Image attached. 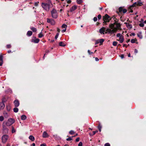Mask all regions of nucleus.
I'll return each instance as SVG.
<instances>
[{
  "label": "nucleus",
  "mask_w": 146,
  "mask_h": 146,
  "mask_svg": "<svg viewBox=\"0 0 146 146\" xmlns=\"http://www.w3.org/2000/svg\"><path fill=\"white\" fill-rule=\"evenodd\" d=\"M88 52L89 54H90L93 53V52H91L89 50H88Z\"/></svg>",
  "instance_id": "09e8293b"
},
{
  "label": "nucleus",
  "mask_w": 146,
  "mask_h": 146,
  "mask_svg": "<svg viewBox=\"0 0 146 146\" xmlns=\"http://www.w3.org/2000/svg\"><path fill=\"white\" fill-rule=\"evenodd\" d=\"M143 19H141V21H140V22H143Z\"/></svg>",
  "instance_id": "e2e57ef3"
},
{
  "label": "nucleus",
  "mask_w": 146,
  "mask_h": 146,
  "mask_svg": "<svg viewBox=\"0 0 146 146\" xmlns=\"http://www.w3.org/2000/svg\"><path fill=\"white\" fill-rule=\"evenodd\" d=\"M13 111L15 112H17L18 111V109L17 108H15L13 109Z\"/></svg>",
  "instance_id": "7c9ffc66"
},
{
  "label": "nucleus",
  "mask_w": 146,
  "mask_h": 146,
  "mask_svg": "<svg viewBox=\"0 0 146 146\" xmlns=\"http://www.w3.org/2000/svg\"><path fill=\"white\" fill-rule=\"evenodd\" d=\"M3 115H4V117H5V118H7L8 116H9V115L8 114V113L6 112H3Z\"/></svg>",
  "instance_id": "b1692460"
},
{
  "label": "nucleus",
  "mask_w": 146,
  "mask_h": 146,
  "mask_svg": "<svg viewBox=\"0 0 146 146\" xmlns=\"http://www.w3.org/2000/svg\"><path fill=\"white\" fill-rule=\"evenodd\" d=\"M130 41V39H129L127 41H126V42H127L128 43V42H129Z\"/></svg>",
  "instance_id": "69168bd1"
},
{
  "label": "nucleus",
  "mask_w": 146,
  "mask_h": 146,
  "mask_svg": "<svg viewBox=\"0 0 146 146\" xmlns=\"http://www.w3.org/2000/svg\"><path fill=\"white\" fill-rule=\"evenodd\" d=\"M15 122V120L14 119L12 118L9 119L6 123V125L7 126H9L11 125L13 123Z\"/></svg>",
  "instance_id": "39448f33"
},
{
  "label": "nucleus",
  "mask_w": 146,
  "mask_h": 146,
  "mask_svg": "<svg viewBox=\"0 0 146 146\" xmlns=\"http://www.w3.org/2000/svg\"><path fill=\"white\" fill-rule=\"evenodd\" d=\"M43 36V35L42 34V32H41L40 33H39L38 35V37L40 38H42Z\"/></svg>",
  "instance_id": "c756f323"
},
{
  "label": "nucleus",
  "mask_w": 146,
  "mask_h": 146,
  "mask_svg": "<svg viewBox=\"0 0 146 146\" xmlns=\"http://www.w3.org/2000/svg\"><path fill=\"white\" fill-rule=\"evenodd\" d=\"M49 136V135L47 134L46 132L44 131L43 132L42 134V137L43 138L48 137Z\"/></svg>",
  "instance_id": "dca6fc26"
},
{
  "label": "nucleus",
  "mask_w": 146,
  "mask_h": 146,
  "mask_svg": "<svg viewBox=\"0 0 146 146\" xmlns=\"http://www.w3.org/2000/svg\"><path fill=\"white\" fill-rule=\"evenodd\" d=\"M123 47H127V45L125 44H123Z\"/></svg>",
  "instance_id": "bf43d9fd"
},
{
  "label": "nucleus",
  "mask_w": 146,
  "mask_h": 146,
  "mask_svg": "<svg viewBox=\"0 0 146 146\" xmlns=\"http://www.w3.org/2000/svg\"><path fill=\"white\" fill-rule=\"evenodd\" d=\"M125 24H126V26L128 29H131L132 28V26L131 25L127 23H125Z\"/></svg>",
  "instance_id": "f3484780"
},
{
  "label": "nucleus",
  "mask_w": 146,
  "mask_h": 146,
  "mask_svg": "<svg viewBox=\"0 0 146 146\" xmlns=\"http://www.w3.org/2000/svg\"><path fill=\"white\" fill-rule=\"evenodd\" d=\"M119 12H122L124 13H126L127 11V10L125 9L122 7H120L119 8Z\"/></svg>",
  "instance_id": "1a4fd4ad"
},
{
  "label": "nucleus",
  "mask_w": 146,
  "mask_h": 146,
  "mask_svg": "<svg viewBox=\"0 0 146 146\" xmlns=\"http://www.w3.org/2000/svg\"><path fill=\"white\" fill-rule=\"evenodd\" d=\"M66 140L67 141H71L72 140V138L70 137H69L66 139Z\"/></svg>",
  "instance_id": "a19ab883"
},
{
  "label": "nucleus",
  "mask_w": 146,
  "mask_h": 146,
  "mask_svg": "<svg viewBox=\"0 0 146 146\" xmlns=\"http://www.w3.org/2000/svg\"><path fill=\"white\" fill-rule=\"evenodd\" d=\"M76 2L77 3L80 4L82 2V0H77Z\"/></svg>",
  "instance_id": "2f4dec72"
},
{
  "label": "nucleus",
  "mask_w": 146,
  "mask_h": 146,
  "mask_svg": "<svg viewBox=\"0 0 146 146\" xmlns=\"http://www.w3.org/2000/svg\"><path fill=\"white\" fill-rule=\"evenodd\" d=\"M14 105L15 107H18L19 105V103L17 100H15L14 102Z\"/></svg>",
  "instance_id": "4468645a"
},
{
  "label": "nucleus",
  "mask_w": 146,
  "mask_h": 146,
  "mask_svg": "<svg viewBox=\"0 0 146 146\" xmlns=\"http://www.w3.org/2000/svg\"><path fill=\"white\" fill-rule=\"evenodd\" d=\"M31 29L34 32H36V29L34 27H31Z\"/></svg>",
  "instance_id": "cd10ccee"
},
{
  "label": "nucleus",
  "mask_w": 146,
  "mask_h": 146,
  "mask_svg": "<svg viewBox=\"0 0 146 146\" xmlns=\"http://www.w3.org/2000/svg\"><path fill=\"white\" fill-rule=\"evenodd\" d=\"M38 3H39L38 2H36L35 3V4H34L35 5V6H37L38 5Z\"/></svg>",
  "instance_id": "37998d69"
},
{
  "label": "nucleus",
  "mask_w": 146,
  "mask_h": 146,
  "mask_svg": "<svg viewBox=\"0 0 146 146\" xmlns=\"http://www.w3.org/2000/svg\"><path fill=\"white\" fill-rule=\"evenodd\" d=\"M77 8V6L75 5L72 6L70 9V11L71 12L74 11V10L76 9Z\"/></svg>",
  "instance_id": "6ab92c4d"
},
{
  "label": "nucleus",
  "mask_w": 146,
  "mask_h": 146,
  "mask_svg": "<svg viewBox=\"0 0 146 146\" xmlns=\"http://www.w3.org/2000/svg\"><path fill=\"white\" fill-rule=\"evenodd\" d=\"M135 52L136 53H137L138 52V51L137 49H135Z\"/></svg>",
  "instance_id": "052dcab7"
},
{
  "label": "nucleus",
  "mask_w": 146,
  "mask_h": 146,
  "mask_svg": "<svg viewBox=\"0 0 146 146\" xmlns=\"http://www.w3.org/2000/svg\"><path fill=\"white\" fill-rule=\"evenodd\" d=\"M139 1V0L137 2V6H141L142 5V3L140 2V0Z\"/></svg>",
  "instance_id": "a878e982"
},
{
  "label": "nucleus",
  "mask_w": 146,
  "mask_h": 146,
  "mask_svg": "<svg viewBox=\"0 0 146 146\" xmlns=\"http://www.w3.org/2000/svg\"><path fill=\"white\" fill-rule=\"evenodd\" d=\"M66 29H64L62 30V33H64V32H65L66 31Z\"/></svg>",
  "instance_id": "603ef678"
},
{
  "label": "nucleus",
  "mask_w": 146,
  "mask_h": 146,
  "mask_svg": "<svg viewBox=\"0 0 146 146\" xmlns=\"http://www.w3.org/2000/svg\"><path fill=\"white\" fill-rule=\"evenodd\" d=\"M96 133V131H93L92 132V134L90 133V136H92L95 134Z\"/></svg>",
  "instance_id": "ea45409f"
},
{
  "label": "nucleus",
  "mask_w": 146,
  "mask_h": 146,
  "mask_svg": "<svg viewBox=\"0 0 146 146\" xmlns=\"http://www.w3.org/2000/svg\"><path fill=\"white\" fill-rule=\"evenodd\" d=\"M136 5H137V2L134 3L132 5L130 6L129 7V12L132 13L133 12V7Z\"/></svg>",
  "instance_id": "6e6552de"
},
{
  "label": "nucleus",
  "mask_w": 146,
  "mask_h": 146,
  "mask_svg": "<svg viewBox=\"0 0 146 146\" xmlns=\"http://www.w3.org/2000/svg\"><path fill=\"white\" fill-rule=\"evenodd\" d=\"M121 58H124V56L123 54H121Z\"/></svg>",
  "instance_id": "6e6d98bb"
},
{
  "label": "nucleus",
  "mask_w": 146,
  "mask_h": 146,
  "mask_svg": "<svg viewBox=\"0 0 146 146\" xmlns=\"http://www.w3.org/2000/svg\"><path fill=\"white\" fill-rule=\"evenodd\" d=\"M78 146H82V143L81 142H79L78 144Z\"/></svg>",
  "instance_id": "79ce46f5"
},
{
  "label": "nucleus",
  "mask_w": 146,
  "mask_h": 146,
  "mask_svg": "<svg viewBox=\"0 0 146 146\" xmlns=\"http://www.w3.org/2000/svg\"><path fill=\"white\" fill-rule=\"evenodd\" d=\"M117 44V42L116 41H114L113 42V45L114 46H116Z\"/></svg>",
  "instance_id": "e433bc0d"
},
{
  "label": "nucleus",
  "mask_w": 146,
  "mask_h": 146,
  "mask_svg": "<svg viewBox=\"0 0 146 146\" xmlns=\"http://www.w3.org/2000/svg\"><path fill=\"white\" fill-rule=\"evenodd\" d=\"M3 63L2 62H0V66H2V64H3Z\"/></svg>",
  "instance_id": "0e129e2a"
},
{
  "label": "nucleus",
  "mask_w": 146,
  "mask_h": 146,
  "mask_svg": "<svg viewBox=\"0 0 146 146\" xmlns=\"http://www.w3.org/2000/svg\"><path fill=\"white\" fill-rule=\"evenodd\" d=\"M71 2V1L70 0H69L67 1V3H70Z\"/></svg>",
  "instance_id": "5fc2aeb1"
},
{
  "label": "nucleus",
  "mask_w": 146,
  "mask_h": 146,
  "mask_svg": "<svg viewBox=\"0 0 146 146\" xmlns=\"http://www.w3.org/2000/svg\"><path fill=\"white\" fill-rule=\"evenodd\" d=\"M29 138L32 141H33L35 140V138L33 136L30 135L29 137Z\"/></svg>",
  "instance_id": "4be33fe9"
},
{
  "label": "nucleus",
  "mask_w": 146,
  "mask_h": 146,
  "mask_svg": "<svg viewBox=\"0 0 146 146\" xmlns=\"http://www.w3.org/2000/svg\"><path fill=\"white\" fill-rule=\"evenodd\" d=\"M5 106V104L3 102H1L0 103V111L3 109L4 107Z\"/></svg>",
  "instance_id": "2eb2a0df"
},
{
  "label": "nucleus",
  "mask_w": 146,
  "mask_h": 146,
  "mask_svg": "<svg viewBox=\"0 0 146 146\" xmlns=\"http://www.w3.org/2000/svg\"><path fill=\"white\" fill-rule=\"evenodd\" d=\"M120 24L115 22L113 24H111L109 25L110 29H107L106 30L105 33H109L112 34L116 32L118 30L120 29L121 26Z\"/></svg>",
  "instance_id": "f257e3e1"
},
{
  "label": "nucleus",
  "mask_w": 146,
  "mask_h": 146,
  "mask_svg": "<svg viewBox=\"0 0 146 146\" xmlns=\"http://www.w3.org/2000/svg\"><path fill=\"white\" fill-rule=\"evenodd\" d=\"M4 119V118L2 116H0V121H3Z\"/></svg>",
  "instance_id": "72a5a7b5"
},
{
  "label": "nucleus",
  "mask_w": 146,
  "mask_h": 146,
  "mask_svg": "<svg viewBox=\"0 0 146 146\" xmlns=\"http://www.w3.org/2000/svg\"><path fill=\"white\" fill-rule=\"evenodd\" d=\"M47 3H42V7L46 11H48L50 8L52 7L51 1L50 0H47Z\"/></svg>",
  "instance_id": "f03ea898"
},
{
  "label": "nucleus",
  "mask_w": 146,
  "mask_h": 146,
  "mask_svg": "<svg viewBox=\"0 0 146 146\" xmlns=\"http://www.w3.org/2000/svg\"><path fill=\"white\" fill-rule=\"evenodd\" d=\"M59 45L60 46H64L66 45V44L62 42H60L59 43Z\"/></svg>",
  "instance_id": "aec40b11"
},
{
  "label": "nucleus",
  "mask_w": 146,
  "mask_h": 146,
  "mask_svg": "<svg viewBox=\"0 0 146 146\" xmlns=\"http://www.w3.org/2000/svg\"><path fill=\"white\" fill-rule=\"evenodd\" d=\"M98 129H99L100 131V132L101 131V130L102 126L100 124H99V125L98 127Z\"/></svg>",
  "instance_id": "473e14b6"
},
{
  "label": "nucleus",
  "mask_w": 146,
  "mask_h": 146,
  "mask_svg": "<svg viewBox=\"0 0 146 146\" xmlns=\"http://www.w3.org/2000/svg\"><path fill=\"white\" fill-rule=\"evenodd\" d=\"M111 19L109 16L106 14L103 17V21H104L103 23L104 24H106L107 22H109Z\"/></svg>",
  "instance_id": "20e7f679"
},
{
  "label": "nucleus",
  "mask_w": 146,
  "mask_h": 146,
  "mask_svg": "<svg viewBox=\"0 0 146 146\" xmlns=\"http://www.w3.org/2000/svg\"><path fill=\"white\" fill-rule=\"evenodd\" d=\"M139 25L141 27H143L144 26V24L143 23H141L139 24Z\"/></svg>",
  "instance_id": "49530a36"
},
{
  "label": "nucleus",
  "mask_w": 146,
  "mask_h": 146,
  "mask_svg": "<svg viewBox=\"0 0 146 146\" xmlns=\"http://www.w3.org/2000/svg\"><path fill=\"white\" fill-rule=\"evenodd\" d=\"M58 35H59V34L57 33L56 34V36H55V38L56 39H57V38H58Z\"/></svg>",
  "instance_id": "8fccbe9b"
},
{
  "label": "nucleus",
  "mask_w": 146,
  "mask_h": 146,
  "mask_svg": "<svg viewBox=\"0 0 146 146\" xmlns=\"http://www.w3.org/2000/svg\"><path fill=\"white\" fill-rule=\"evenodd\" d=\"M95 60L96 61H98L99 60V59L97 57H96L95 58Z\"/></svg>",
  "instance_id": "4d7b16f0"
},
{
  "label": "nucleus",
  "mask_w": 146,
  "mask_h": 146,
  "mask_svg": "<svg viewBox=\"0 0 146 146\" xmlns=\"http://www.w3.org/2000/svg\"><path fill=\"white\" fill-rule=\"evenodd\" d=\"M117 38V40L119 41L120 43H122L124 40L123 36L120 33H117L116 35Z\"/></svg>",
  "instance_id": "7ed1b4c3"
},
{
  "label": "nucleus",
  "mask_w": 146,
  "mask_h": 146,
  "mask_svg": "<svg viewBox=\"0 0 146 146\" xmlns=\"http://www.w3.org/2000/svg\"><path fill=\"white\" fill-rule=\"evenodd\" d=\"M52 17L54 19H56L58 17V15L56 10L53 9L51 11Z\"/></svg>",
  "instance_id": "423d86ee"
},
{
  "label": "nucleus",
  "mask_w": 146,
  "mask_h": 146,
  "mask_svg": "<svg viewBox=\"0 0 146 146\" xmlns=\"http://www.w3.org/2000/svg\"><path fill=\"white\" fill-rule=\"evenodd\" d=\"M101 18V15H98V18L99 19H100Z\"/></svg>",
  "instance_id": "de8ad7c7"
},
{
  "label": "nucleus",
  "mask_w": 146,
  "mask_h": 146,
  "mask_svg": "<svg viewBox=\"0 0 146 146\" xmlns=\"http://www.w3.org/2000/svg\"><path fill=\"white\" fill-rule=\"evenodd\" d=\"M80 140V138L79 137H78L77 138L76 140V142H78Z\"/></svg>",
  "instance_id": "3c124183"
},
{
  "label": "nucleus",
  "mask_w": 146,
  "mask_h": 146,
  "mask_svg": "<svg viewBox=\"0 0 146 146\" xmlns=\"http://www.w3.org/2000/svg\"><path fill=\"white\" fill-rule=\"evenodd\" d=\"M106 28L104 27H102L99 30V32L101 33L104 34V32H105V31H106Z\"/></svg>",
  "instance_id": "ddd939ff"
},
{
  "label": "nucleus",
  "mask_w": 146,
  "mask_h": 146,
  "mask_svg": "<svg viewBox=\"0 0 146 146\" xmlns=\"http://www.w3.org/2000/svg\"><path fill=\"white\" fill-rule=\"evenodd\" d=\"M104 146H110V144L108 143H106L104 145Z\"/></svg>",
  "instance_id": "a18cd8bd"
},
{
  "label": "nucleus",
  "mask_w": 146,
  "mask_h": 146,
  "mask_svg": "<svg viewBox=\"0 0 146 146\" xmlns=\"http://www.w3.org/2000/svg\"><path fill=\"white\" fill-rule=\"evenodd\" d=\"M32 146H35V143H33L32 144Z\"/></svg>",
  "instance_id": "338daca9"
},
{
  "label": "nucleus",
  "mask_w": 146,
  "mask_h": 146,
  "mask_svg": "<svg viewBox=\"0 0 146 146\" xmlns=\"http://www.w3.org/2000/svg\"><path fill=\"white\" fill-rule=\"evenodd\" d=\"M67 27V26L65 24H63L62 26V29H66Z\"/></svg>",
  "instance_id": "c85d7f7f"
},
{
  "label": "nucleus",
  "mask_w": 146,
  "mask_h": 146,
  "mask_svg": "<svg viewBox=\"0 0 146 146\" xmlns=\"http://www.w3.org/2000/svg\"><path fill=\"white\" fill-rule=\"evenodd\" d=\"M69 133L71 135H73L75 133V132L74 131L71 130L69 131Z\"/></svg>",
  "instance_id": "c9c22d12"
},
{
  "label": "nucleus",
  "mask_w": 146,
  "mask_h": 146,
  "mask_svg": "<svg viewBox=\"0 0 146 146\" xmlns=\"http://www.w3.org/2000/svg\"><path fill=\"white\" fill-rule=\"evenodd\" d=\"M40 41V40L38 38H36L35 37H33L32 40L31 41L35 43H38Z\"/></svg>",
  "instance_id": "f8f14e48"
},
{
  "label": "nucleus",
  "mask_w": 146,
  "mask_h": 146,
  "mask_svg": "<svg viewBox=\"0 0 146 146\" xmlns=\"http://www.w3.org/2000/svg\"><path fill=\"white\" fill-rule=\"evenodd\" d=\"M131 42L132 43H136L137 44L138 43V42H137V39L136 38L131 39Z\"/></svg>",
  "instance_id": "a211bd4d"
},
{
  "label": "nucleus",
  "mask_w": 146,
  "mask_h": 146,
  "mask_svg": "<svg viewBox=\"0 0 146 146\" xmlns=\"http://www.w3.org/2000/svg\"><path fill=\"white\" fill-rule=\"evenodd\" d=\"M40 146H46V145L44 143L41 144Z\"/></svg>",
  "instance_id": "864d4df0"
},
{
  "label": "nucleus",
  "mask_w": 146,
  "mask_h": 146,
  "mask_svg": "<svg viewBox=\"0 0 146 146\" xmlns=\"http://www.w3.org/2000/svg\"><path fill=\"white\" fill-rule=\"evenodd\" d=\"M32 34V31H28L27 33V35L29 36H31Z\"/></svg>",
  "instance_id": "393cba45"
},
{
  "label": "nucleus",
  "mask_w": 146,
  "mask_h": 146,
  "mask_svg": "<svg viewBox=\"0 0 146 146\" xmlns=\"http://www.w3.org/2000/svg\"><path fill=\"white\" fill-rule=\"evenodd\" d=\"M6 47L7 48H9L11 47V45L10 44H7L6 46Z\"/></svg>",
  "instance_id": "58836bf2"
},
{
  "label": "nucleus",
  "mask_w": 146,
  "mask_h": 146,
  "mask_svg": "<svg viewBox=\"0 0 146 146\" xmlns=\"http://www.w3.org/2000/svg\"><path fill=\"white\" fill-rule=\"evenodd\" d=\"M135 35V33H131V35H130V36H131L132 35L134 36Z\"/></svg>",
  "instance_id": "680f3d73"
},
{
  "label": "nucleus",
  "mask_w": 146,
  "mask_h": 146,
  "mask_svg": "<svg viewBox=\"0 0 146 146\" xmlns=\"http://www.w3.org/2000/svg\"><path fill=\"white\" fill-rule=\"evenodd\" d=\"M104 40L103 39H101L99 40H98L96 41L95 44H97L99 43H100V45L102 44V43L104 42Z\"/></svg>",
  "instance_id": "9b49d317"
},
{
  "label": "nucleus",
  "mask_w": 146,
  "mask_h": 146,
  "mask_svg": "<svg viewBox=\"0 0 146 146\" xmlns=\"http://www.w3.org/2000/svg\"><path fill=\"white\" fill-rule=\"evenodd\" d=\"M21 119L22 120H25L27 118V117L25 115H23L21 117Z\"/></svg>",
  "instance_id": "5701e85b"
},
{
  "label": "nucleus",
  "mask_w": 146,
  "mask_h": 146,
  "mask_svg": "<svg viewBox=\"0 0 146 146\" xmlns=\"http://www.w3.org/2000/svg\"><path fill=\"white\" fill-rule=\"evenodd\" d=\"M137 35L138 36L139 38L141 39L143 38L142 36V35L141 32H139L137 34Z\"/></svg>",
  "instance_id": "412c9836"
},
{
  "label": "nucleus",
  "mask_w": 146,
  "mask_h": 146,
  "mask_svg": "<svg viewBox=\"0 0 146 146\" xmlns=\"http://www.w3.org/2000/svg\"><path fill=\"white\" fill-rule=\"evenodd\" d=\"M12 129V133H15V129H14V127L13 126L11 127Z\"/></svg>",
  "instance_id": "f704fd0d"
},
{
  "label": "nucleus",
  "mask_w": 146,
  "mask_h": 146,
  "mask_svg": "<svg viewBox=\"0 0 146 146\" xmlns=\"http://www.w3.org/2000/svg\"><path fill=\"white\" fill-rule=\"evenodd\" d=\"M94 21L95 22L97 21V17H94L93 19Z\"/></svg>",
  "instance_id": "c03bdc74"
},
{
  "label": "nucleus",
  "mask_w": 146,
  "mask_h": 146,
  "mask_svg": "<svg viewBox=\"0 0 146 146\" xmlns=\"http://www.w3.org/2000/svg\"><path fill=\"white\" fill-rule=\"evenodd\" d=\"M47 21L48 23H50L52 25H54L55 24V21L52 19H50L48 18L47 19Z\"/></svg>",
  "instance_id": "9d476101"
},
{
  "label": "nucleus",
  "mask_w": 146,
  "mask_h": 146,
  "mask_svg": "<svg viewBox=\"0 0 146 146\" xmlns=\"http://www.w3.org/2000/svg\"><path fill=\"white\" fill-rule=\"evenodd\" d=\"M64 146H69L67 144H66Z\"/></svg>",
  "instance_id": "774afa93"
},
{
  "label": "nucleus",
  "mask_w": 146,
  "mask_h": 146,
  "mask_svg": "<svg viewBox=\"0 0 146 146\" xmlns=\"http://www.w3.org/2000/svg\"><path fill=\"white\" fill-rule=\"evenodd\" d=\"M8 136L7 135H3L1 138L2 142L3 143H6L8 139Z\"/></svg>",
  "instance_id": "0eeeda50"
},
{
  "label": "nucleus",
  "mask_w": 146,
  "mask_h": 146,
  "mask_svg": "<svg viewBox=\"0 0 146 146\" xmlns=\"http://www.w3.org/2000/svg\"><path fill=\"white\" fill-rule=\"evenodd\" d=\"M7 52L8 53H10L11 52H12L11 51V50H9L7 51Z\"/></svg>",
  "instance_id": "13d9d810"
},
{
  "label": "nucleus",
  "mask_w": 146,
  "mask_h": 146,
  "mask_svg": "<svg viewBox=\"0 0 146 146\" xmlns=\"http://www.w3.org/2000/svg\"><path fill=\"white\" fill-rule=\"evenodd\" d=\"M7 109L8 111H9L11 109L10 106L9 105H8L6 106Z\"/></svg>",
  "instance_id": "bb28decb"
},
{
  "label": "nucleus",
  "mask_w": 146,
  "mask_h": 146,
  "mask_svg": "<svg viewBox=\"0 0 146 146\" xmlns=\"http://www.w3.org/2000/svg\"><path fill=\"white\" fill-rule=\"evenodd\" d=\"M0 61L3 63V57L2 55H0Z\"/></svg>",
  "instance_id": "4c0bfd02"
}]
</instances>
